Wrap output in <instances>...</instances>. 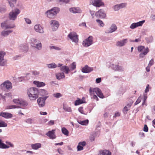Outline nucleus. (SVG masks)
Wrapping results in <instances>:
<instances>
[{"instance_id":"64","label":"nucleus","mask_w":155,"mask_h":155,"mask_svg":"<svg viewBox=\"0 0 155 155\" xmlns=\"http://www.w3.org/2000/svg\"><path fill=\"white\" fill-rule=\"evenodd\" d=\"M150 18L152 21H155V14L152 15L150 16Z\"/></svg>"},{"instance_id":"49","label":"nucleus","mask_w":155,"mask_h":155,"mask_svg":"<svg viewBox=\"0 0 155 155\" xmlns=\"http://www.w3.org/2000/svg\"><path fill=\"white\" fill-rule=\"evenodd\" d=\"M76 64L74 62L72 63L71 65V69L70 70L73 71L76 68Z\"/></svg>"},{"instance_id":"17","label":"nucleus","mask_w":155,"mask_h":155,"mask_svg":"<svg viewBox=\"0 0 155 155\" xmlns=\"http://www.w3.org/2000/svg\"><path fill=\"white\" fill-rule=\"evenodd\" d=\"M2 88H5L7 89H10L12 88L11 83L8 81H6L0 85Z\"/></svg>"},{"instance_id":"56","label":"nucleus","mask_w":155,"mask_h":155,"mask_svg":"<svg viewBox=\"0 0 155 155\" xmlns=\"http://www.w3.org/2000/svg\"><path fill=\"white\" fill-rule=\"evenodd\" d=\"M113 8L115 11H118L119 10H120V9L119 8V7L117 5V4L114 5L113 7Z\"/></svg>"},{"instance_id":"39","label":"nucleus","mask_w":155,"mask_h":155,"mask_svg":"<svg viewBox=\"0 0 155 155\" xmlns=\"http://www.w3.org/2000/svg\"><path fill=\"white\" fill-rule=\"evenodd\" d=\"M78 122L79 124L82 125H87L88 123V120H87L83 121L78 120Z\"/></svg>"},{"instance_id":"55","label":"nucleus","mask_w":155,"mask_h":155,"mask_svg":"<svg viewBox=\"0 0 155 155\" xmlns=\"http://www.w3.org/2000/svg\"><path fill=\"white\" fill-rule=\"evenodd\" d=\"M151 88L150 87L149 85L147 84V85L146 88L145 90L144 93H147L149 91V89H150Z\"/></svg>"},{"instance_id":"57","label":"nucleus","mask_w":155,"mask_h":155,"mask_svg":"<svg viewBox=\"0 0 155 155\" xmlns=\"http://www.w3.org/2000/svg\"><path fill=\"white\" fill-rule=\"evenodd\" d=\"M129 109H130L128 108L127 106H125L123 109V112L124 114H126L127 111Z\"/></svg>"},{"instance_id":"24","label":"nucleus","mask_w":155,"mask_h":155,"mask_svg":"<svg viewBox=\"0 0 155 155\" xmlns=\"http://www.w3.org/2000/svg\"><path fill=\"white\" fill-rule=\"evenodd\" d=\"M86 143L85 141L81 142L78 143L77 147V149L78 151H81L83 150V147L86 145Z\"/></svg>"},{"instance_id":"30","label":"nucleus","mask_w":155,"mask_h":155,"mask_svg":"<svg viewBox=\"0 0 155 155\" xmlns=\"http://www.w3.org/2000/svg\"><path fill=\"white\" fill-rule=\"evenodd\" d=\"M98 155H111V153L108 150H101L99 151Z\"/></svg>"},{"instance_id":"9","label":"nucleus","mask_w":155,"mask_h":155,"mask_svg":"<svg viewBox=\"0 0 155 155\" xmlns=\"http://www.w3.org/2000/svg\"><path fill=\"white\" fill-rule=\"evenodd\" d=\"M68 37L73 42L77 43L78 41V36L76 33L71 32L68 35Z\"/></svg>"},{"instance_id":"7","label":"nucleus","mask_w":155,"mask_h":155,"mask_svg":"<svg viewBox=\"0 0 155 155\" xmlns=\"http://www.w3.org/2000/svg\"><path fill=\"white\" fill-rule=\"evenodd\" d=\"M93 37L90 36L83 41L82 45L84 47H87L92 45L93 43Z\"/></svg>"},{"instance_id":"35","label":"nucleus","mask_w":155,"mask_h":155,"mask_svg":"<svg viewBox=\"0 0 155 155\" xmlns=\"http://www.w3.org/2000/svg\"><path fill=\"white\" fill-rule=\"evenodd\" d=\"M149 51V50L148 48H146L143 52L141 53L140 54H139L140 57L141 58H143L144 56L148 53Z\"/></svg>"},{"instance_id":"41","label":"nucleus","mask_w":155,"mask_h":155,"mask_svg":"<svg viewBox=\"0 0 155 155\" xmlns=\"http://www.w3.org/2000/svg\"><path fill=\"white\" fill-rule=\"evenodd\" d=\"M12 94L11 92H9L8 93L5 94V96H3L2 97L3 98H12Z\"/></svg>"},{"instance_id":"6","label":"nucleus","mask_w":155,"mask_h":155,"mask_svg":"<svg viewBox=\"0 0 155 155\" xmlns=\"http://www.w3.org/2000/svg\"><path fill=\"white\" fill-rule=\"evenodd\" d=\"M1 27L3 29H7L14 28L15 26L14 24L11 23L9 21L7 20L1 23Z\"/></svg>"},{"instance_id":"54","label":"nucleus","mask_w":155,"mask_h":155,"mask_svg":"<svg viewBox=\"0 0 155 155\" xmlns=\"http://www.w3.org/2000/svg\"><path fill=\"white\" fill-rule=\"evenodd\" d=\"M141 97L140 96L139 97H138V98L137 99V100L135 102L134 104L135 105H136L137 104H138L139 103H140V101H141Z\"/></svg>"},{"instance_id":"48","label":"nucleus","mask_w":155,"mask_h":155,"mask_svg":"<svg viewBox=\"0 0 155 155\" xmlns=\"http://www.w3.org/2000/svg\"><path fill=\"white\" fill-rule=\"evenodd\" d=\"M144 47L142 46H140L138 47L137 49L139 52H141L143 51H144L145 50Z\"/></svg>"},{"instance_id":"14","label":"nucleus","mask_w":155,"mask_h":155,"mask_svg":"<svg viewBox=\"0 0 155 155\" xmlns=\"http://www.w3.org/2000/svg\"><path fill=\"white\" fill-rule=\"evenodd\" d=\"M145 22V20H143L137 22L133 23L130 25L129 27L130 28L134 29L137 27L142 26Z\"/></svg>"},{"instance_id":"19","label":"nucleus","mask_w":155,"mask_h":155,"mask_svg":"<svg viewBox=\"0 0 155 155\" xmlns=\"http://www.w3.org/2000/svg\"><path fill=\"white\" fill-rule=\"evenodd\" d=\"M117 29L116 25L114 24H112L110 27L107 29L105 32L107 33H111L115 31Z\"/></svg>"},{"instance_id":"23","label":"nucleus","mask_w":155,"mask_h":155,"mask_svg":"<svg viewBox=\"0 0 155 155\" xmlns=\"http://www.w3.org/2000/svg\"><path fill=\"white\" fill-rule=\"evenodd\" d=\"M0 116L6 118H9L12 117L13 115L12 114L10 113L2 112L0 113Z\"/></svg>"},{"instance_id":"20","label":"nucleus","mask_w":155,"mask_h":155,"mask_svg":"<svg viewBox=\"0 0 155 155\" xmlns=\"http://www.w3.org/2000/svg\"><path fill=\"white\" fill-rule=\"evenodd\" d=\"M55 130H51L49 131L46 134V135L50 139H54L56 138L55 134Z\"/></svg>"},{"instance_id":"12","label":"nucleus","mask_w":155,"mask_h":155,"mask_svg":"<svg viewBox=\"0 0 155 155\" xmlns=\"http://www.w3.org/2000/svg\"><path fill=\"white\" fill-rule=\"evenodd\" d=\"M58 67L59 68L60 70L62 71V72L66 74H68L70 71L68 66L63 65V64L61 63H58Z\"/></svg>"},{"instance_id":"33","label":"nucleus","mask_w":155,"mask_h":155,"mask_svg":"<svg viewBox=\"0 0 155 155\" xmlns=\"http://www.w3.org/2000/svg\"><path fill=\"white\" fill-rule=\"evenodd\" d=\"M47 66L49 68H55L58 67V64H56L54 63H52L47 64Z\"/></svg>"},{"instance_id":"11","label":"nucleus","mask_w":155,"mask_h":155,"mask_svg":"<svg viewBox=\"0 0 155 155\" xmlns=\"http://www.w3.org/2000/svg\"><path fill=\"white\" fill-rule=\"evenodd\" d=\"M5 55V53L3 51H0V66H3L6 65L7 61L5 59L4 57Z\"/></svg>"},{"instance_id":"16","label":"nucleus","mask_w":155,"mask_h":155,"mask_svg":"<svg viewBox=\"0 0 155 155\" xmlns=\"http://www.w3.org/2000/svg\"><path fill=\"white\" fill-rule=\"evenodd\" d=\"M47 98L46 97H40L37 99V101L39 107H42L45 106V101Z\"/></svg>"},{"instance_id":"40","label":"nucleus","mask_w":155,"mask_h":155,"mask_svg":"<svg viewBox=\"0 0 155 155\" xmlns=\"http://www.w3.org/2000/svg\"><path fill=\"white\" fill-rule=\"evenodd\" d=\"M117 5L120 9L123 8H126L127 6V4L126 3H123L118 4Z\"/></svg>"},{"instance_id":"21","label":"nucleus","mask_w":155,"mask_h":155,"mask_svg":"<svg viewBox=\"0 0 155 155\" xmlns=\"http://www.w3.org/2000/svg\"><path fill=\"white\" fill-rule=\"evenodd\" d=\"M93 70V68L89 67L86 65L82 68L81 71L83 73H87L91 72Z\"/></svg>"},{"instance_id":"10","label":"nucleus","mask_w":155,"mask_h":155,"mask_svg":"<svg viewBox=\"0 0 155 155\" xmlns=\"http://www.w3.org/2000/svg\"><path fill=\"white\" fill-rule=\"evenodd\" d=\"M12 101L15 104H18L21 106H27L28 104L27 101L20 98L14 99Z\"/></svg>"},{"instance_id":"29","label":"nucleus","mask_w":155,"mask_h":155,"mask_svg":"<svg viewBox=\"0 0 155 155\" xmlns=\"http://www.w3.org/2000/svg\"><path fill=\"white\" fill-rule=\"evenodd\" d=\"M56 78L58 80H60L65 78V75L63 72H58L55 74Z\"/></svg>"},{"instance_id":"4","label":"nucleus","mask_w":155,"mask_h":155,"mask_svg":"<svg viewBox=\"0 0 155 155\" xmlns=\"http://www.w3.org/2000/svg\"><path fill=\"white\" fill-rule=\"evenodd\" d=\"M60 11V9L57 7H54L45 12L46 16L49 18H53L56 17Z\"/></svg>"},{"instance_id":"25","label":"nucleus","mask_w":155,"mask_h":155,"mask_svg":"<svg viewBox=\"0 0 155 155\" xmlns=\"http://www.w3.org/2000/svg\"><path fill=\"white\" fill-rule=\"evenodd\" d=\"M70 11L73 13H80L81 12V10L78 7L71 8L69 9Z\"/></svg>"},{"instance_id":"2","label":"nucleus","mask_w":155,"mask_h":155,"mask_svg":"<svg viewBox=\"0 0 155 155\" xmlns=\"http://www.w3.org/2000/svg\"><path fill=\"white\" fill-rule=\"evenodd\" d=\"M90 94L91 96H92V98L98 101V98L97 96L95 94H96L98 97L101 98H103L104 96L100 89L97 87L95 88H90L89 90Z\"/></svg>"},{"instance_id":"3","label":"nucleus","mask_w":155,"mask_h":155,"mask_svg":"<svg viewBox=\"0 0 155 155\" xmlns=\"http://www.w3.org/2000/svg\"><path fill=\"white\" fill-rule=\"evenodd\" d=\"M29 43L32 47L38 50H41L42 48V45L41 42L35 38H31L30 39Z\"/></svg>"},{"instance_id":"26","label":"nucleus","mask_w":155,"mask_h":155,"mask_svg":"<svg viewBox=\"0 0 155 155\" xmlns=\"http://www.w3.org/2000/svg\"><path fill=\"white\" fill-rule=\"evenodd\" d=\"M13 32L11 30H4L1 32V35L4 37H7Z\"/></svg>"},{"instance_id":"27","label":"nucleus","mask_w":155,"mask_h":155,"mask_svg":"<svg viewBox=\"0 0 155 155\" xmlns=\"http://www.w3.org/2000/svg\"><path fill=\"white\" fill-rule=\"evenodd\" d=\"M85 102V99L84 97L82 98L81 99L78 98L77 100L75 101L74 105L75 106H77Z\"/></svg>"},{"instance_id":"18","label":"nucleus","mask_w":155,"mask_h":155,"mask_svg":"<svg viewBox=\"0 0 155 155\" xmlns=\"http://www.w3.org/2000/svg\"><path fill=\"white\" fill-rule=\"evenodd\" d=\"M34 29L36 32L39 33L43 34L44 33L43 28L39 24L35 25L34 26Z\"/></svg>"},{"instance_id":"38","label":"nucleus","mask_w":155,"mask_h":155,"mask_svg":"<svg viewBox=\"0 0 155 155\" xmlns=\"http://www.w3.org/2000/svg\"><path fill=\"white\" fill-rule=\"evenodd\" d=\"M63 109L66 111L71 112H72V110L71 107L67 105H64Z\"/></svg>"},{"instance_id":"59","label":"nucleus","mask_w":155,"mask_h":155,"mask_svg":"<svg viewBox=\"0 0 155 155\" xmlns=\"http://www.w3.org/2000/svg\"><path fill=\"white\" fill-rule=\"evenodd\" d=\"M124 70V68L121 66H118L117 69V71H123Z\"/></svg>"},{"instance_id":"63","label":"nucleus","mask_w":155,"mask_h":155,"mask_svg":"<svg viewBox=\"0 0 155 155\" xmlns=\"http://www.w3.org/2000/svg\"><path fill=\"white\" fill-rule=\"evenodd\" d=\"M148 127L147 125L145 124L143 128V131L147 132L148 131Z\"/></svg>"},{"instance_id":"28","label":"nucleus","mask_w":155,"mask_h":155,"mask_svg":"<svg viewBox=\"0 0 155 155\" xmlns=\"http://www.w3.org/2000/svg\"><path fill=\"white\" fill-rule=\"evenodd\" d=\"M31 147L33 150H38L41 147V144L39 143L32 144L31 145Z\"/></svg>"},{"instance_id":"47","label":"nucleus","mask_w":155,"mask_h":155,"mask_svg":"<svg viewBox=\"0 0 155 155\" xmlns=\"http://www.w3.org/2000/svg\"><path fill=\"white\" fill-rule=\"evenodd\" d=\"M7 126V124L4 121L0 120V127H5Z\"/></svg>"},{"instance_id":"32","label":"nucleus","mask_w":155,"mask_h":155,"mask_svg":"<svg viewBox=\"0 0 155 155\" xmlns=\"http://www.w3.org/2000/svg\"><path fill=\"white\" fill-rule=\"evenodd\" d=\"M33 83L38 87H41L45 85V84L44 83L38 81H34Z\"/></svg>"},{"instance_id":"58","label":"nucleus","mask_w":155,"mask_h":155,"mask_svg":"<svg viewBox=\"0 0 155 155\" xmlns=\"http://www.w3.org/2000/svg\"><path fill=\"white\" fill-rule=\"evenodd\" d=\"M25 121L27 123L31 124L33 122V120L31 118H28L26 119Z\"/></svg>"},{"instance_id":"50","label":"nucleus","mask_w":155,"mask_h":155,"mask_svg":"<svg viewBox=\"0 0 155 155\" xmlns=\"http://www.w3.org/2000/svg\"><path fill=\"white\" fill-rule=\"evenodd\" d=\"M118 66V65L112 64L111 65V67L113 70H114L115 71H117Z\"/></svg>"},{"instance_id":"15","label":"nucleus","mask_w":155,"mask_h":155,"mask_svg":"<svg viewBox=\"0 0 155 155\" xmlns=\"http://www.w3.org/2000/svg\"><path fill=\"white\" fill-rule=\"evenodd\" d=\"M90 4L96 7H100L104 5V3L101 0H91Z\"/></svg>"},{"instance_id":"52","label":"nucleus","mask_w":155,"mask_h":155,"mask_svg":"<svg viewBox=\"0 0 155 155\" xmlns=\"http://www.w3.org/2000/svg\"><path fill=\"white\" fill-rule=\"evenodd\" d=\"M24 19L26 22V23L28 24H30L31 23V20L28 18H25Z\"/></svg>"},{"instance_id":"46","label":"nucleus","mask_w":155,"mask_h":155,"mask_svg":"<svg viewBox=\"0 0 155 155\" xmlns=\"http://www.w3.org/2000/svg\"><path fill=\"white\" fill-rule=\"evenodd\" d=\"M49 48L50 50L55 49L58 51H60L61 50V48L55 46H49Z\"/></svg>"},{"instance_id":"43","label":"nucleus","mask_w":155,"mask_h":155,"mask_svg":"<svg viewBox=\"0 0 155 155\" xmlns=\"http://www.w3.org/2000/svg\"><path fill=\"white\" fill-rule=\"evenodd\" d=\"M20 48L22 51L26 52L28 51V47L26 46L22 45L20 46Z\"/></svg>"},{"instance_id":"13","label":"nucleus","mask_w":155,"mask_h":155,"mask_svg":"<svg viewBox=\"0 0 155 155\" xmlns=\"http://www.w3.org/2000/svg\"><path fill=\"white\" fill-rule=\"evenodd\" d=\"M95 15L97 17L102 19H104L106 17V13L103 9H100L97 12Z\"/></svg>"},{"instance_id":"1","label":"nucleus","mask_w":155,"mask_h":155,"mask_svg":"<svg viewBox=\"0 0 155 155\" xmlns=\"http://www.w3.org/2000/svg\"><path fill=\"white\" fill-rule=\"evenodd\" d=\"M26 92L29 99L31 101H35L39 97L38 90L37 88H28L26 90Z\"/></svg>"},{"instance_id":"45","label":"nucleus","mask_w":155,"mask_h":155,"mask_svg":"<svg viewBox=\"0 0 155 155\" xmlns=\"http://www.w3.org/2000/svg\"><path fill=\"white\" fill-rule=\"evenodd\" d=\"M6 144L2 142V140L0 139V148L2 149H5V148H7Z\"/></svg>"},{"instance_id":"60","label":"nucleus","mask_w":155,"mask_h":155,"mask_svg":"<svg viewBox=\"0 0 155 155\" xmlns=\"http://www.w3.org/2000/svg\"><path fill=\"white\" fill-rule=\"evenodd\" d=\"M147 98V93H144L143 95V100L146 101Z\"/></svg>"},{"instance_id":"31","label":"nucleus","mask_w":155,"mask_h":155,"mask_svg":"<svg viewBox=\"0 0 155 155\" xmlns=\"http://www.w3.org/2000/svg\"><path fill=\"white\" fill-rule=\"evenodd\" d=\"M9 6L12 8H13L15 4L16 3L17 0H6Z\"/></svg>"},{"instance_id":"51","label":"nucleus","mask_w":155,"mask_h":155,"mask_svg":"<svg viewBox=\"0 0 155 155\" xmlns=\"http://www.w3.org/2000/svg\"><path fill=\"white\" fill-rule=\"evenodd\" d=\"M141 41V37H140L139 38L137 39H136L134 40H130V41L131 42H140Z\"/></svg>"},{"instance_id":"42","label":"nucleus","mask_w":155,"mask_h":155,"mask_svg":"<svg viewBox=\"0 0 155 155\" xmlns=\"http://www.w3.org/2000/svg\"><path fill=\"white\" fill-rule=\"evenodd\" d=\"M53 96L57 98H59L62 96V94L59 93H54L53 94Z\"/></svg>"},{"instance_id":"22","label":"nucleus","mask_w":155,"mask_h":155,"mask_svg":"<svg viewBox=\"0 0 155 155\" xmlns=\"http://www.w3.org/2000/svg\"><path fill=\"white\" fill-rule=\"evenodd\" d=\"M127 39H125L116 42V45L118 47H122L125 45L127 42Z\"/></svg>"},{"instance_id":"61","label":"nucleus","mask_w":155,"mask_h":155,"mask_svg":"<svg viewBox=\"0 0 155 155\" xmlns=\"http://www.w3.org/2000/svg\"><path fill=\"white\" fill-rule=\"evenodd\" d=\"M70 0H59L58 2H63V3H65V4H67L68 3L70 2Z\"/></svg>"},{"instance_id":"34","label":"nucleus","mask_w":155,"mask_h":155,"mask_svg":"<svg viewBox=\"0 0 155 155\" xmlns=\"http://www.w3.org/2000/svg\"><path fill=\"white\" fill-rule=\"evenodd\" d=\"M19 108V107L14 105H8L5 107L6 110L12 109Z\"/></svg>"},{"instance_id":"53","label":"nucleus","mask_w":155,"mask_h":155,"mask_svg":"<svg viewBox=\"0 0 155 155\" xmlns=\"http://www.w3.org/2000/svg\"><path fill=\"white\" fill-rule=\"evenodd\" d=\"M78 111L81 114H86L85 113H84L83 110V108L82 107H80L78 108Z\"/></svg>"},{"instance_id":"5","label":"nucleus","mask_w":155,"mask_h":155,"mask_svg":"<svg viewBox=\"0 0 155 155\" xmlns=\"http://www.w3.org/2000/svg\"><path fill=\"white\" fill-rule=\"evenodd\" d=\"M20 10L17 8L12 10L9 13V19L13 21L15 20L17 18V16L20 14Z\"/></svg>"},{"instance_id":"44","label":"nucleus","mask_w":155,"mask_h":155,"mask_svg":"<svg viewBox=\"0 0 155 155\" xmlns=\"http://www.w3.org/2000/svg\"><path fill=\"white\" fill-rule=\"evenodd\" d=\"M5 143L7 144V145H6V146L8 147L5 148V149H8L10 147H14V145L10 142L6 141Z\"/></svg>"},{"instance_id":"62","label":"nucleus","mask_w":155,"mask_h":155,"mask_svg":"<svg viewBox=\"0 0 155 155\" xmlns=\"http://www.w3.org/2000/svg\"><path fill=\"white\" fill-rule=\"evenodd\" d=\"M18 81L21 82L23 80H25V78L24 77H20L18 78Z\"/></svg>"},{"instance_id":"36","label":"nucleus","mask_w":155,"mask_h":155,"mask_svg":"<svg viewBox=\"0 0 155 155\" xmlns=\"http://www.w3.org/2000/svg\"><path fill=\"white\" fill-rule=\"evenodd\" d=\"M96 21L98 24V25L100 27H103L104 26V24L103 22L100 19H97Z\"/></svg>"},{"instance_id":"37","label":"nucleus","mask_w":155,"mask_h":155,"mask_svg":"<svg viewBox=\"0 0 155 155\" xmlns=\"http://www.w3.org/2000/svg\"><path fill=\"white\" fill-rule=\"evenodd\" d=\"M61 132L64 135L66 136H68L69 132L65 127H63L61 128Z\"/></svg>"},{"instance_id":"8","label":"nucleus","mask_w":155,"mask_h":155,"mask_svg":"<svg viewBox=\"0 0 155 155\" xmlns=\"http://www.w3.org/2000/svg\"><path fill=\"white\" fill-rule=\"evenodd\" d=\"M49 24L52 30L53 31L57 30L59 26V22L55 20H51L50 21Z\"/></svg>"}]
</instances>
